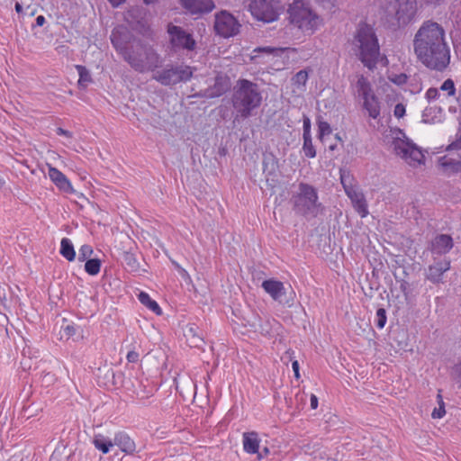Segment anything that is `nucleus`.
<instances>
[{"instance_id": "obj_1", "label": "nucleus", "mask_w": 461, "mask_h": 461, "mask_svg": "<svg viewBox=\"0 0 461 461\" xmlns=\"http://www.w3.org/2000/svg\"><path fill=\"white\" fill-rule=\"evenodd\" d=\"M413 50L418 60L431 70L443 72L450 63L445 30L432 20L424 21L415 33Z\"/></svg>"}, {"instance_id": "obj_2", "label": "nucleus", "mask_w": 461, "mask_h": 461, "mask_svg": "<svg viewBox=\"0 0 461 461\" xmlns=\"http://www.w3.org/2000/svg\"><path fill=\"white\" fill-rule=\"evenodd\" d=\"M262 103L259 86L249 79L241 78L236 83L231 96V104L238 116L249 118Z\"/></svg>"}, {"instance_id": "obj_3", "label": "nucleus", "mask_w": 461, "mask_h": 461, "mask_svg": "<svg viewBox=\"0 0 461 461\" xmlns=\"http://www.w3.org/2000/svg\"><path fill=\"white\" fill-rule=\"evenodd\" d=\"M289 202L294 212L306 220L318 217L324 210L317 188L304 182L299 183L297 191L293 193Z\"/></svg>"}, {"instance_id": "obj_4", "label": "nucleus", "mask_w": 461, "mask_h": 461, "mask_svg": "<svg viewBox=\"0 0 461 461\" xmlns=\"http://www.w3.org/2000/svg\"><path fill=\"white\" fill-rule=\"evenodd\" d=\"M353 44L357 48L359 60L368 69L375 68L380 48L374 29L367 23H360L354 36Z\"/></svg>"}, {"instance_id": "obj_5", "label": "nucleus", "mask_w": 461, "mask_h": 461, "mask_svg": "<svg viewBox=\"0 0 461 461\" xmlns=\"http://www.w3.org/2000/svg\"><path fill=\"white\" fill-rule=\"evenodd\" d=\"M122 58L135 71L140 73L153 71L159 62V56L154 48L140 39H133L131 48Z\"/></svg>"}, {"instance_id": "obj_6", "label": "nucleus", "mask_w": 461, "mask_h": 461, "mask_svg": "<svg viewBox=\"0 0 461 461\" xmlns=\"http://www.w3.org/2000/svg\"><path fill=\"white\" fill-rule=\"evenodd\" d=\"M290 20L293 24L306 33H313L321 23V18L303 1L296 0L290 5Z\"/></svg>"}, {"instance_id": "obj_7", "label": "nucleus", "mask_w": 461, "mask_h": 461, "mask_svg": "<svg viewBox=\"0 0 461 461\" xmlns=\"http://www.w3.org/2000/svg\"><path fill=\"white\" fill-rule=\"evenodd\" d=\"M402 138H394L392 145L394 153L405 160L410 166L422 165L425 162V155L421 149L411 140L406 137L402 130H399Z\"/></svg>"}, {"instance_id": "obj_8", "label": "nucleus", "mask_w": 461, "mask_h": 461, "mask_svg": "<svg viewBox=\"0 0 461 461\" xmlns=\"http://www.w3.org/2000/svg\"><path fill=\"white\" fill-rule=\"evenodd\" d=\"M386 13L394 19V26L405 27L416 16L417 0H389Z\"/></svg>"}, {"instance_id": "obj_9", "label": "nucleus", "mask_w": 461, "mask_h": 461, "mask_svg": "<svg viewBox=\"0 0 461 461\" xmlns=\"http://www.w3.org/2000/svg\"><path fill=\"white\" fill-rule=\"evenodd\" d=\"M194 68L187 65L167 67L158 71L153 78L163 86H173L180 82H187L193 77Z\"/></svg>"}, {"instance_id": "obj_10", "label": "nucleus", "mask_w": 461, "mask_h": 461, "mask_svg": "<svg viewBox=\"0 0 461 461\" xmlns=\"http://www.w3.org/2000/svg\"><path fill=\"white\" fill-rule=\"evenodd\" d=\"M447 154L438 158V165L447 175L461 173V137L449 144Z\"/></svg>"}, {"instance_id": "obj_11", "label": "nucleus", "mask_w": 461, "mask_h": 461, "mask_svg": "<svg viewBox=\"0 0 461 461\" xmlns=\"http://www.w3.org/2000/svg\"><path fill=\"white\" fill-rule=\"evenodd\" d=\"M169 36V42L173 50H185L192 51L196 47V41L192 33L181 26L169 23L167 30Z\"/></svg>"}, {"instance_id": "obj_12", "label": "nucleus", "mask_w": 461, "mask_h": 461, "mask_svg": "<svg viewBox=\"0 0 461 461\" xmlns=\"http://www.w3.org/2000/svg\"><path fill=\"white\" fill-rule=\"evenodd\" d=\"M240 26L239 21L227 11H221L215 14L214 31L216 34L223 38L237 35L240 32Z\"/></svg>"}, {"instance_id": "obj_13", "label": "nucleus", "mask_w": 461, "mask_h": 461, "mask_svg": "<svg viewBox=\"0 0 461 461\" xmlns=\"http://www.w3.org/2000/svg\"><path fill=\"white\" fill-rule=\"evenodd\" d=\"M261 286L273 300L287 307L293 306L294 301V292L291 291L287 294V289L281 281L274 278L267 279L263 281Z\"/></svg>"}, {"instance_id": "obj_14", "label": "nucleus", "mask_w": 461, "mask_h": 461, "mask_svg": "<svg viewBox=\"0 0 461 461\" xmlns=\"http://www.w3.org/2000/svg\"><path fill=\"white\" fill-rule=\"evenodd\" d=\"M274 0H253L249 8L252 15L258 21L271 23L278 18V11Z\"/></svg>"}, {"instance_id": "obj_15", "label": "nucleus", "mask_w": 461, "mask_h": 461, "mask_svg": "<svg viewBox=\"0 0 461 461\" xmlns=\"http://www.w3.org/2000/svg\"><path fill=\"white\" fill-rule=\"evenodd\" d=\"M135 39L124 26L114 28L111 33V41L116 51L123 56L131 48Z\"/></svg>"}, {"instance_id": "obj_16", "label": "nucleus", "mask_w": 461, "mask_h": 461, "mask_svg": "<svg viewBox=\"0 0 461 461\" xmlns=\"http://www.w3.org/2000/svg\"><path fill=\"white\" fill-rule=\"evenodd\" d=\"M262 166L267 182L269 183L271 181L272 184L270 185L275 186L278 182V158L273 152H265L263 153Z\"/></svg>"}, {"instance_id": "obj_17", "label": "nucleus", "mask_w": 461, "mask_h": 461, "mask_svg": "<svg viewBox=\"0 0 461 461\" xmlns=\"http://www.w3.org/2000/svg\"><path fill=\"white\" fill-rule=\"evenodd\" d=\"M230 88V78L221 73H218L214 78V84L203 90L200 95L210 99L216 98L224 95Z\"/></svg>"}, {"instance_id": "obj_18", "label": "nucleus", "mask_w": 461, "mask_h": 461, "mask_svg": "<svg viewBox=\"0 0 461 461\" xmlns=\"http://www.w3.org/2000/svg\"><path fill=\"white\" fill-rule=\"evenodd\" d=\"M181 6L192 15H201L215 8L212 0H179Z\"/></svg>"}, {"instance_id": "obj_19", "label": "nucleus", "mask_w": 461, "mask_h": 461, "mask_svg": "<svg viewBox=\"0 0 461 461\" xmlns=\"http://www.w3.org/2000/svg\"><path fill=\"white\" fill-rule=\"evenodd\" d=\"M184 336L191 348H203L205 341L203 337V331L195 323H189L185 326Z\"/></svg>"}, {"instance_id": "obj_20", "label": "nucleus", "mask_w": 461, "mask_h": 461, "mask_svg": "<svg viewBox=\"0 0 461 461\" xmlns=\"http://www.w3.org/2000/svg\"><path fill=\"white\" fill-rule=\"evenodd\" d=\"M454 247V241L448 234H438L431 241L430 250L433 254L445 255Z\"/></svg>"}, {"instance_id": "obj_21", "label": "nucleus", "mask_w": 461, "mask_h": 461, "mask_svg": "<svg viewBox=\"0 0 461 461\" xmlns=\"http://www.w3.org/2000/svg\"><path fill=\"white\" fill-rule=\"evenodd\" d=\"M49 176L55 185L62 192L74 194L75 190L68 177L58 168L49 166Z\"/></svg>"}, {"instance_id": "obj_22", "label": "nucleus", "mask_w": 461, "mask_h": 461, "mask_svg": "<svg viewBox=\"0 0 461 461\" xmlns=\"http://www.w3.org/2000/svg\"><path fill=\"white\" fill-rule=\"evenodd\" d=\"M450 269V260L444 259L429 266L426 277L433 284L442 282L443 274Z\"/></svg>"}, {"instance_id": "obj_23", "label": "nucleus", "mask_w": 461, "mask_h": 461, "mask_svg": "<svg viewBox=\"0 0 461 461\" xmlns=\"http://www.w3.org/2000/svg\"><path fill=\"white\" fill-rule=\"evenodd\" d=\"M113 444L114 446H117L125 454H133L136 450L135 442L124 431H119L115 433Z\"/></svg>"}, {"instance_id": "obj_24", "label": "nucleus", "mask_w": 461, "mask_h": 461, "mask_svg": "<svg viewBox=\"0 0 461 461\" xmlns=\"http://www.w3.org/2000/svg\"><path fill=\"white\" fill-rule=\"evenodd\" d=\"M363 108L373 119H377L380 116V102L375 94L363 99Z\"/></svg>"}, {"instance_id": "obj_25", "label": "nucleus", "mask_w": 461, "mask_h": 461, "mask_svg": "<svg viewBox=\"0 0 461 461\" xmlns=\"http://www.w3.org/2000/svg\"><path fill=\"white\" fill-rule=\"evenodd\" d=\"M259 439L255 431L245 432L243 434V448L247 453L256 454L258 452Z\"/></svg>"}, {"instance_id": "obj_26", "label": "nucleus", "mask_w": 461, "mask_h": 461, "mask_svg": "<svg viewBox=\"0 0 461 461\" xmlns=\"http://www.w3.org/2000/svg\"><path fill=\"white\" fill-rule=\"evenodd\" d=\"M356 87L357 95L362 97V99H365L374 94L370 82L363 75L358 77Z\"/></svg>"}, {"instance_id": "obj_27", "label": "nucleus", "mask_w": 461, "mask_h": 461, "mask_svg": "<svg viewBox=\"0 0 461 461\" xmlns=\"http://www.w3.org/2000/svg\"><path fill=\"white\" fill-rule=\"evenodd\" d=\"M93 444L96 449L101 451L103 454H108L111 447L114 446L113 440L104 436L103 434H97L93 438Z\"/></svg>"}, {"instance_id": "obj_28", "label": "nucleus", "mask_w": 461, "mask_h": 461, "mask_svg": "<svg viewBox=\"0 0 461 461\" xmlns=\"http://www.w3.org/2000/svg\"><path fill=\"white\" fill-rule=\"evenodd\" d=\"M138 299L143 305H145L148 309H149L155 314H157V315L162 314V310L159 307L158 303L156 301L152 300L147 293L140 292L138 295Z\"/></svg>"}, {"instance_id": "obj_29", "label": "nucleus", "mask_w": 461, "mask_h": 461, "mask_svg": "<svg viewBox=\"0 0 461 461\" xmlns=\"http://www.w3.org/2000/svg\"><path fill=\"white\" fill-rule=\"evenodd\" d=\"M60 254L68 261H73L76 258V251L71 240L63 238L60 242Z\"/></svg>"}, {"instance_id": "obj_30", "label": "nucleus", "mask_w": 461, "mask_h": 461, "mask_svg": "<svg viewBox=\"0 0 461 461\" xmlns=\"http://www.w3.org/2000/svg\"><path fill=\"white\" fill-rule=\"evenodd\" d=\"M129 25L133 31L145 37H149L152 33L150 25L146 18L131 23Z\"/></svg>"}, {"instance_id": "obj_31", "label": "nucleus", "mask_w": 461, "mask_h": 461, "mask_svg": "<svg viewBox=\"0 0 461 461\" xmlns=\"http://www.w3.org/2000/svg\"><path fill=\"white\" fill-rule=\"evenodd\" d=\"M126 15L127 23H131L135 21L146 18L147 10L140 6H132L127 11Z\"/></svg>"}, {"instance_id": "obj_32", "label": "nucleus", "mask_w": 461, "mask_h": 461, "mask_svg": "<svg viewBox=\"0 0 461 461\" xmlns=\"http://www.w3.org/2000/svg\"><path fill=\"white\" fill-rule=\"evenodd\" d=\"M122 259L128 271L133 273L139 272L140 264L136 258V256L133 253L128 251L123 252Z\"/></svg>"}, {"instance_id": "obj_33", "label": "nucleus", "mask_w": 461, "mask_h": 461, "mask_svg": "<svg viewBox=\"0 0 461 461\" xmlns=\"http://www.w3.org/2000/svg\"><path fill=\"white\" fill-rule=\"evenodd\" d=\"M76 69L79 75L78 86L86 87L88 83L92 82V77L88 69L82 65H76Z\"/></svg>"}, {"instance_id": "obj_34", "label": "nucleus", "mask_w": 461, "mask_h": 461, "mask_svg": "<svg viewBox=\"0 0 461 461\" xmlns=\"http://www.w3.org/2000/svg\"><path fill=\"white\" fill-rule=\"evenodd\" d=\"M303 152L306 158H313L316 157V149L312 143V135L303 136Z\"/></svg>"}, {"instance_id": "obj_35", "label": "nucleus", "mask_w": 461, "mask_h": 461, "mask_svg": "<svg viewBox=\"0 0 461 461\" xmlns=\"http://www.w3.org/2000/svg\"><path fill=\"white\" fill-rule=\"evenodd\" d=\"M101 260L98 258H89L86 260L85 271L90 276H95L100 272Z\"/></svg>"}, {"instance_id": "obj_36", "label": "nucleus", "mask_w": 461, "mask_h": 461, "mask_svg": "<svg viewBox=\"0 0 461 461\" xmlns=\"http://www.w3.org/2000/svg\"><path fill=\"white\" fill-rule=\"evenodd\" d=\"M340 182L345 191L355 186L354 177L349 171L340 170Z\"/></svg>"}, {"instance_id": "obj_37", "label": "nucleus", "mask_w": 461, "mask_h": 461, "mask_svg": "<svg viewBox=\"0 0 461 461\" xmlns=\"http://www.w3.org/2000/svg\"><path fill=\"white\" fill-rule=\"evenodd\" d=\"M308 80V72L304 69L298 71L292 78L293 84L294 86H304Z\"/></svg>"}, {"instance_id": "obj_38", "label": "nucleus", "mask_w": 461, "mask_h": 461, "mask_svg": "<svg viewBox=\"0 0 461 461\" xmlns=\"http://www.w3.org/2000/svg\"><path fill=\"white\" fill-rule=\"evenodd\" d=\"M437 398H438V407L435 408L433 410V411L431 413V417L433 419H441L446 414L445 403L443 402V398H442L441 394L438 393Z\"/></svg>"}, {"instance_id": "obj_39", "label": "nucleus", "mask_w": 461, "mask_h": 461, "mask_svg": "<svg viewBox=\"0 0 461 461\" xmlns=\"http://www.w3.org/2000/svg\"><path fill=\"white\" fill-rule=\"evenodd\" d=\"M352 203L354 204L356 211L360 214L361 217L366 216L368 211L364 195L356 200V202H352Z\"/></svg>"}, {"instance_id": "obj_40", "label": "nucleus", "mask_w": 461, "mask_h": 461, "mask_svg": "<svg viewBox=\"0 0 461 461\" xmlns=\"http://www.w3.org/2000/svg\"><path fill=\"white\" fill-rule=\"evenodd\" d=\"M352 203L354 204L356 211L360 214L361 217L366 216L368 211L364 195L356 200V202H352Z\"/></svg>"}, {"instance_id": "obj_41", "label": "nucleus", "mask_w": 461, "mask_h": 461, "mask_svg": "<svg viewBox=\"0 0 461 461\" xmlns=\"http://www.w3.org/2000/svg\"><path fill=\"white\" fill-rule=\"evenodd\" d=\"M318 123V133L319 139L322 140L325 135H330L331 133V127L329 122L325 121H321L320 118L317 120Z\"/></svg>"}, {"instance_id": "obj_42", "label": "nucleus", "mask_w": 461, "mask_h": 461, "mask_svg": "<svg viewBox=\"0 0 461 461\" xmlns=\"http://www.w3.org/2000/svg\"><path fill=\"white\" fill-rule=\"evenodd\" d=\"M387 321L386 311L384 308H378L375 315V326L378 329H383Z\"/></svg>"}, {"instance_id": "obj_43", "label": "nucleus", "mask_w": 461, "mask_h": 461, "mask_svg": "<svg viewBox=\"0 0 461 461\" xmlns=\"http://www.w3.org/2000/svg\"><path fill=\"white\" fill-rule=\"evenodd\" d=\"M93 254V249L90 245L85 244L82 245L78 250V260L84 262L89 259L90 256Z\"/></svg>"}, {"instance_id": "obj_44", "label": "nucleus", "mask_w": 461, "mask_h": 461, "mask_svg": "<svg viewBox=\"0 0 461 461\" xmlns=\"http://www.w3.org/2000/svg\"><path fill=\"white\" fill-rule=\"evenodd\" d=\"M388 79L397 86H402L406 84L408 77L404 73L392 74L388 76Z\"/></svg>"}, {"instance_id": "obj_45", "label": "nucleus", "mask_w": 461, "mask_h": 461, "mask_svg": "<svg viewBox=\"0 0 461 461\" xmlns=\"http://www.w3.org/2000/svg\"><path fill=\"white\" fill-rule=\"evenodd\" d=\"M440 90L447 91L448 96H453L456 94L455 83L451 78L446 79L440 86Z\"/></svg>"}, {"instance_id": "obj_46", "label": "nucleus", "mask_w": 461, "mask_h": 461, "mask_svg": "<svg viewBox=\"0 0 461 461\" xmlns=\"http://www.w3.org/2000/svg\"><path fill=\"white\" fill-rule=\"evenodd\" d=\"M400 290L402 292V294L405 297V300H408L410 297V294H411V285L405 280H401L400 281Z\"/></svg>"}, {"instance_id": "obj_47", "label": "nucleus", "mask_w": 461, "mask_h": 461, "mask_svg": "<svg viewBox=\"0 0 461 461\" xmlns=\"http://www.w3.org/2000/svg\"><path fill=\"white\" fill-rule=\"evenodd\" d=\"M56 375L52 374L51 372H42V382L46 384L47 385H50L54 384L56 381Z\"/></svg>"}, {"instance_id": "obj_48", "label": "nucleus", "mask_w": 461, "mask_h": 461, "mask_svg": "<svg viewBox=\"0 0 461 461\" xmlns=\"http://www.w3.org/2000/svg\"><path fill=\"white\" fill-rule=\"evenodd\" d=\"M346 194L348 196V198L351 200V202H356L358 198L363 196L361 193H359L356 187H352L351 190L347 189L345 191Z\"/></svg>"}, {"instance_id": "obj_49", "label": "nucleus", "mask_w": 461, "mask_h": 461, "mask_svg": "<svg viewBox=\"0 0 461 461\" xmlns=\"http://www.w3.org/2000/svg\"><path fill=\"white\" fill-rule=\"evenodd\" d=\"M303 136H311V120L308 116H303Z\"/></svg>"}, {"instance_id": "obj_50", "label": "nucleus", "mask_w": 461, "mask_h": 461, "mask_svg": "<svg viewBox=\"0 0 461 461\" xmlns=\"http://www.w3.org/2000/svg\"><path fill=\"white\" fill-rule=\"evenodd\" d=\"M405 106L402 104H397L395 106H394V111H393V113H394V116L397 117V118H402L404 116L405 114Z\"/></svg>"}, {"instance_id": "obj_51", "label": "nucleus", "mask_w": 461, "mask_h": 461, "mask_svg": "<svg viewBox=\"0 0 461 461\" xmlns=\"http://www.w3.org/2000/svg\"><path fill=\"white\" fill-rule=\"evenodd\" d=\"M278 49L273 48V47H258L254 50L255 52H264L267 54H274L275 52L278 51Z\"/></svg>"}, {"instance_id": "obj_52", "label": "nucleus", "mask_w": 461, "mask_h": 461, "mask_svg": "<svg viewBox=\"0 0 461 461\" xmlns=\"http://www.w3.org/2000/svg\"><path fill=\"white\" fill-rule=\"evenodd\" d=\"M438 90L437 88L430 87L426 92V97L429 100H435L438 98Z\"/></svg>"}, {"instance_id": "obj_53", "label": "nucleus", "mask_w": 461, "mask_h": 461, "mask_svg": "<svg viewBox=\"0 0 461 461\" xmlns=\"http://www.w3.org/2000/svg\"><path fill=\"white\" fill-rule=\"evenodd\" d=\"M259 322H260L259 318L255 317L254 321L249 325L253 331H255V332L260 331V333H263L264 330L262 329V325Z\"/></svg>"}, {"instance_id": "obj_54", "label": "nucleus", "mask_w": 461, "mask_h": 461, "mask_svg": "<svg viewBox=\"0 0 461 461\" xmlns=\"http://www.w3.org/2000/svg\"><path fill=\"white\" fill-rule=\"evenodd\" d=\"M139 357L140 355L138 352L131 350L128 352L126 358L130 363H136L139 360Z\"/></svg>"}, {"instance_id": "obj_55", "label": "nucleus", "mask_w": 461, "mask_h": 461, "mask_svg": "<svg viewBox=\"0 0 461 461\" xmlns=\"http://www.w3.org/2000/svg\"><path fill=\"white\" fill-rule=\"evenodd\" d=\"M76 330H77V328L74 325H70V324L67 325L64 328V332L68 337L74 336L76 334Z\"/></svg>"}, {"instance_id": "obj_56", "label": "nucleus", "mask_w": 461, "mask_h": 461, "mask_svg": "<svg viewBox=\"0 0 461 461\" xmlns=\"http://www.w3.org/2000/svg\"><path fill=\"white\" fill-rule=\"evenodd\" d=\"M455 371L456 382L459 383V388H461V361L456 366Z\"/></svg>"}, {"instance_id": "obj_57", "label": "nucleus", "mask_w": 461, "mask_h": 461, "mask_svg": "<svg viewBox=\"0 0 461 461\" xmlns=\"http://www.w3.org/2000/svg\"><path fill=\"white\" fill-rule=\"evenodd\" d=\"M57 134L59 135V136H66L68 138H71L72 137V133L69 131L65 130V129L60 128V127H59L57 129Z\"/></svg>"}, {"instance_id": "obj_58", "label": "nucleus", "mask_w": 461, "mask_h": 461, "mask_svg": "<svg viewBox=\"0 0 461 461\" xmlns=\"http://www.w3.org/2000/svg\"><path fill=\"white\" fill-rule=\"evenodd\" d=\"M37 8L32 7V5H27L25 8L24 14H28L30 17H32L36 14Z\"/></svg>"}, {"instance_id": "obj_59", "label": "nucleus", "mask_w": 461, "mask_h": 461, "mask_svg": "<svg viewBox=\"0 0 461 461\" xmlns=\"http://www.w3.org/2000/svg\"><path fill=\"white\" fill-rule=\"evenodd\" d=\"M46 19L43 15H38L35 19V24L33 26L41 27L45 24Z\"/></svg>"}, {"instance_id": "obj_60", "label": "nucleus", "mask_w": 461, "mask_h": 461, "mask_svg": "<svg viewBox=\"0 0 461 461\" xmlns=\"http://www.w3.org/2000/svg\"><path fill=\"white\" fill-rule=\"evenodd\" d=\"M292 368H293V371L294 373V376L296 378H299L300 377V374H299V363L297 360H294L293 361L292 363Z\"/></svg>"}, {"instance_id": "obj_61", "label": "nucleus", "mask_w": 461, "mask_h": 461, "mask_svg": "<svg viewBox=\"0 0 461 461\" xmlns=\"http://www.w3.org/2000/svg\"><path fill=\"white\" fill-rule=\"evenodd\" d=\"M14 9H15V12H16L19 15H22V16H23V15H24L23 7L22 4H20L19 2H16V3H15Z\"/></svg>"}, {"instance_id": "obj_62", "label": "nucleus", "mask_w": 461, "mask_h": 461, "mask_svg": "<svg viewBox=\"0 0 461 461\" xmlns=\"http://www.w3.org/2000/svg\"><path fill=\"white\" fill-rule=\"evenodd\" d=\"M318 407V398L315 394L311 395V408L315 410Z\"/></svg>"}, {"instance_id": "obj_63", "label": "nucleus", "mask_w": 461, "mask_h": 461, "mask_svg": "<svg viewBox=\"0 0 461 461\" xmlns=\"http://www.w3.org/2000/svg\"><path fill=\"white\" fill-rule=\"evenodd\" d=\"M108 2L110 3V5L113 7V8H117L119 7L121 5H122L123 3L126 2V0H108Z\"/></svg>"}, {"instance_id": "obj_64", "label": "nucleus", "mask_w": 461, "mask_h": 461, "mask_svg": "<svg viewBox=\"0 0 461 461\" xmlns=\"http://www.w3.org/2000/svg\"><path fill=\"white\" fill-rule=\"evenodd\" d=\"M318 4L321 5L322 6H328V5H333L332 0H315Z\"/></svg>"}]
</instances>
